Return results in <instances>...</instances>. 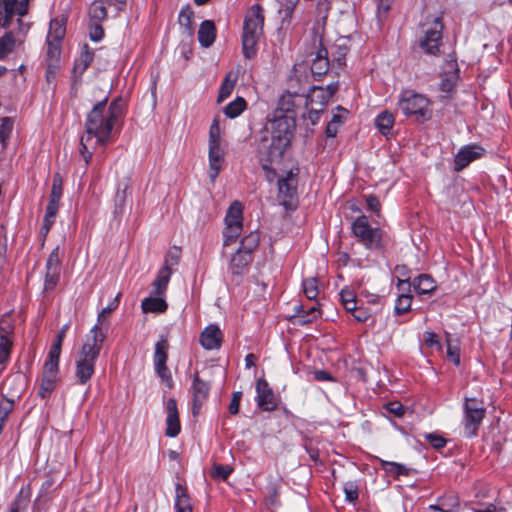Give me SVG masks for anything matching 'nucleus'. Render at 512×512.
<instances>
[{"instance_id":"1","label":"nucleus","mask_w":512,"mask_h":512,"mask_svg":"<svg viewBox=\"0 0 512 512\" xmlns=\"http://www.w3.org/2000/svg\"><path fill=\"white\" fill-rule=\"evenodd\" d=\"M123 116V103L120 98L107 105V98L99 101L87 114L85 132L80 138V153L85 163L92 158L98 146L107 145L118 134V125Z\"/></svg>"},{"instance_id":"2","label":"nucleus","mask_w":512,"mask_h":512,"mask_svg":"<svg viewBox=\"0 0 512 512\" xmlns=\"http://www.w3.org/2000/svg\"><path fill=\"white\" fill-rule=\"evenodd\" d=\"M295 129V118L290 108H277L270 120V136H264L258 144V157L263 169L278 163L289 148Z\"/></svg>"},{"instance_id":"3","label":"nucleus","mask_w":512,"mask_h":512,"mask_svg":"<svg viewBox=\"0 0 512 512\" xmlns=\"http://www.w3.org/2000/svg\"><path fill=\"white\" fill-rule=\"evenodd\" d=\"M104 340L101 335H87L86 342L75 356V378L79 385L87 384L95 373L96 361L100 355Z\"/></svg>"},{"instance_id":"4","label":"nucleus","mask_w":512,"mask_h":512,"mask_svg":"<svg viewBox=\"0 0 512 512\" xmlns=\"http://www.w3.org/2000/svg\"><path fill=\"white\" fill-rule=\"evenodd\" d=\"M397 106L407 118L417 123H424L432 118L431 100L412 89H406L400 93Z\"/></svg>"},{"instance_id":"5","label":"nucleus","mask_w":512,"mask_h":512,"mask_svg":"<svg viewBox=\"0 0 512 512\" xmlns=\"http://www.w3.org/2000/svg\"><path fill=\"white\" fill-rule=\"evenodd\" d=\"M264 25V10L259 4L252 5L244 18L242 49L247 59L256 55L257 43Z\"/></svg>"},{"instance_id":"6","label":"nucleus","mask_w":512,"mask_h":512,"mask_svg":"<svg viewBox=\"0 0 512 512\" xmlns=\"http://www.w3.org/2000/svg\"><path fill=\"white\" fill-rule=\"evenodd\" d=\"M352 233L366 249L382 250L387 245L386 233L379 227H372L366 215L358 216L352 223Z\"/></svg>"},{"instance_id":"7","label":"nucleus","mask_w":512,"mask_h":512,"mask_svg":"<svg viewBox=\"0 0 512 512\" xmlns=\"http://www.w3.org/2000/svg\"><path fill=\"white\" fill-rule=\"evenodd\" d=\"M225 152L222 146L221 128L218 118L212 121L209 129L208 140V158L209 171L208 175L211 182H214L224 163Z\"/></svg>"},{"instance_id":"8","label":"nucleus","mask_w":512,"mask_h":512,"mask_svg":"<svg viewBox=\"0 0 512 512\" xmlns=\"http://www.w3.org/2000/svg\"><path fill=\"white\" fill-rule=\"evenodd\" d=\"M463 411L464 435L467 438H473L477 435L478 429L482 424L486 408L483 401L476 398H466Z\"/></svg>"},{"instance_id":"9","label":"nucleus","mask_w":512,"mask_h":512,"mask_svg":"<svg viewBox=\"0 0 512 512\" xmlns=\"http://www.w3.org/2000/svg\"><path fill=\"white\" fill-rule=\"evenodd\" d=\"M298 168H292L278 179V200L286 210H294L297 207L298 194Z\"/></svg>"},{"instance_id":"10","label":"nucleus","mask_w":512,"mask_h":512,"mask_svg":"<svg viewBox=\"0 0 512 512\" xmlns=\"http://www.w3.org/2000/svg\"><path fill=\"white\" fill-rule=\"evenodd\" d=\"M424 36L420 40V47L425 53L436 56L440 53L443 23L441 16L434 17L431 22L424 24Z\"/></svg>"},{"instance_id":"11","label":"nucleus","mask_w":512,"mask_h":512,"mask_svg":"<svg viewBox=\"0 0 512 512\" xmlns=\"http://www.w3.org/2000/svg\"><path fill=\"white\" fill-rule=\"evenodd\" d=\"M168 348L169 344L167 339L162 337L159 341H157L155 344L153 363L156 374L169 387H172V376L166 365L168 359Z\"/></svg>"},{"instance_id":"12","label":"nucleus","mask_w":512,"mask_h":512,"mask_svg":"<svg viewBox=\"0 0 512 512\" xmlns=\"http://www.w3.org/2000/svg\"><path fill=\"white\" fill-rule=\"evenodd\" d=\"M255 400L261 410L268 412L274 411L279 404V398L263 378H259L256 382Z\"/></svg>"},{"instance_id":"13","label":"nucleus","mask_w":512,"mask_h":512,"mask_svg":"<svg viewBox=\"0 0 512 512\" xmlns=\"http://www.w3.org/2000/svg\"><path fill=\"white\" fill-rule=\"evenodd\" d=\"M485 153V149L478 144H468L459 149L454 158V170L462 171L471 162L481 158Z\"/></svg>"},{"instance_id":"14","label":"nucleus","mask_w":512,"mask_h":512,"mask_svg":"<svg viewBox=\"0 0 512 512\" xmlns=\"http://www.w3.org/2000/svg\"><path fill=\"white\" fill-rule=\"evenodd\" d=\"M120 297L121 293H118L116 297L98 313L97 322L89 331L91 336L101 335L102 340H105L110 325L109 316L112 311L118 308Z\"/></svg>"},{"instance_id":"15","label":"nucleus","mask_w":512,"mask_h":512,"mask_svg":"<svg viewBox=\"0 0 512 512\" xmlns=\"http://www.w3.org/2000/svg\"><path fill=\"white\" fill-rule=\"evenodd\" d=\"M210 392V385L209 383L202 380L198 373L194 374L192 386H191V393H192V413L193 415H197L200 412L202 404L206 401L208 398Z\"/></svg>"},{"instance_id":"16","label":"nucleus","mask_w":512,"mask_h":512,"mask_svg":"<svg viewBox=\"0 0 512 512\" xmlns=\"http://www.w3.org/2000/svg\"><path fill=\"white\" fill-rule=\"evenodd\" d=\"M166 431L168 437H176L181 430L176 400L170 398L166 402Z\"/></svg>"},{"instance_id":"17","label":"nucleus","mask_w":512,"mask_h":512,"mask_svg":"<svg viewBox=\"0 0 512 512\" xmlns=\"http://www.w3.org/2000/svg\"><path fill=\"white\" fill-rule=\"evenodd\" d=\"M222 340V331L216 324L207 326L200 335V343L206 350H214L220 348Z\"/></svg>"},{"instance_id":"18","label":"nucleus","mask_w":512,"mask_h":512,"mask_svg":"<svg viewBox=\"0 0 512 512\" xmlns=\"http://www.w3.org/2000/svg\"><path fill=\"white\" fill-rule=\"evenodd\" d=\"M411 283L409 279L398 280L397 288L402 293L397 297L395 302L394 311L397 315H402L408 312L411 308L412 295L410 294Z\"/></svg>"},{"instance_id":"19","label":"nucleus","mask_w":512,"mask_h":512,"mask_svg":"<svg viewBox=\"0 0 512 512\" xmlns=\"http://www.w3.org/2000/svg\"><path fill=\"white\" fill-rule=\"evenodd\" d=\"M251 261L252 256L237 250L230 259L228 270L233 276L242 277L247 273Z\"/></svg>"},{"instance_id":"20","label":"nucleus","mask_w":512,"mask_h":512,"mask_svg":"<svg viewBox=\"0 0 512 512\" xmlns=\"http://www.w3.org/2000/svg\"><path fill=\"white\" fill-rule=\"evenodd\" d=\"M429 509L439 512H459L460 501L456 494L448 493L438 497L435 504L429 505Z\"/></svg>"},{"instance_id":"21","label":"nucleus","mask_w":512,"mask_h":512,"mask_svg":"<svg viewBox=\"0 0 512 512\" xmlns=\"http://www.w3.org/2000/svg\"><path fill=\"white\" fill-rule=\"evenodd\" d=\"M27 11L28 0H20L19 5H11V9L9 7H3L2 4H0V28L7 27L15 14L22 17Z\"/></svg>"},{"instance_id":"22","label":"nucleus","mask_w":512,"mask_h":512,"mask_svg":"<svg viewBox=\"0 0 512 512\" xmlns=\"http://www.w3.org/2000/svg\"><path fill=\"white\" fill-rule=\"evenodd\" d=\"M330 67V61L328 58V51L325 47L318 48L316 57L313 59L311 64V72L313 76L317 78L325 75Z\"/></svg>"},{"instance_id":"23","label":"nucleus","mask_w":512,"mask_h":512,"mask_svg":"<svg viewBox=\"0 0 512 512\" xmlns=\"http://www.w3.org/2000/svg\"><path fill=\"white\" fill-rule=\"evenodd\" d=\"M173 270L171 267L164 265L157 273L155 280L152 283V294L156 296H163L167 290Z\"/></svg>"},{"instance_id":"24","label":"nucleus","mask_w":512,"mask_h":512,"mask_svg":"<svg viewBox=\"0 0 512 512\" xmlns=\"http://www.w3.org/2000/svg\"><path fill=\"white\" fill-rule=\"evenodd\" d=\"M175 512H193L191 498L188 495L187 488L176 483L175 485Z\"/></svg>"},{"instance_id":"25","label":"nucleus","mask_w":512,"mask_h":512,"mask_svg":"<svg viewBox=\"0 0 512 512\" xmlns=\"http://www.w3.org/2000/svg\"><path fill=\"white\" fill-rule=\"evenodd\" d=\"M216 38V27L213 21L205 20L200 24L198 40L202 47H210Z\"/></svg>"},{"instance_id":"26","label":"nucleus","mask_w":512,"mask_h":512,"mask_svg":"<svg viewBox=\"0 0 512 512\" xmlns=\"http://www.w3.org/2000/svg\"><path fill=\"white\" fill-rule=\"evenodd\" d=\"M411 286L419 295H431L437 287L435 280L428 274H421L414 278Z\"/></svg>"},{"instance_id":"27","label":"nucleus","mask_w":512,"mask_h":512,"mask_svg":"<svg viewBox=\"0 0 512 512\" xmlns=\"http://www.w3.org/2000/svg\"><path fill=\"white\" fill-rule=\"evenodd\" d=\"M329 100L330 97L327 90H324L321 86H313L306 96V107L312 105L324 109Z\"/></svg>"},{"instance_id":"28","label":"nucleus","mask_w":512,"mask_h":512,"mask_svg":"<svg viewBox=\"0 0 512 512\" xmlns=\"http://www.w3.org/2000/svg\"><path fill=\"white\" fill-rule=\"evenodd\" d=\"M194 12L189 5L180 10L178 23L182 29V33L186 37H192L194 34Z\"/></svg>"},{"instance_id":"29","label":"nucleus","mask_w":512,"mask_h":512,"mask_svg":"<svg viewBox=\"0 0 512 512\" xmlns=\"http://www.w3.org/2000/svg\"><path fill=\"white\" fill-rule=\"evenodd\" d=\"M66 33V19L56 17L51 19L46 39L54 41H62Z\"/></svg>"},{"instance_id":"30","label":"nucleus","mask_w":512,"mask_h":512,"mask_svg":"<svg viewBox=\"0 0 512 512\" xmlns=\"http://www.w3.org/2000/svg\"><path fill=\"white\" fill-rule=\"evenodd\" d=\"M112 0H95L89 8V16L94 22H101L108 16V5Z\"/></svg>"},{"instance_id":"31","label":"nucleus","mask_w":512,"mask_h":512,"mask_svg":"<svg viewBox=\"0 0 512 512\" xmlns=\"http://www.w3.org/2000/svg\"><path fill=\"white\" fill-rule=\"evenodd\" d=\"M227 226L238 225L243 227V205L239 201H234L228 208L225 216Z\"/></svg>"},{"instance_id":"32","label":"nucleus","mask_w":512,"mask_h":512,"mask_svg":"<svg viewBox=\"0 0 512 512\" xmlns=\"http://www.w3.org/2000/svg\"><path fill=\"white\" fill-rule=\"evenodd\" d=\"M168 305L162 296L148 297L142 300L141 308L144 313H162L166 311Z\"/></svg>"},{"instance_id":"33","label":"nucleus","mask_w":512,"mask_h":512,"mask_svg":"<svg viewBox=\"0 0 512 512\" xmlns=\"http://www.w3.org/2000/svg\"><path fill=\"white\" fill-rule=\"evenodd\" d=\"M59 210V202L49 200L48 205L46 207V212L43 218V225L41 227V232L44 235H47L55 222L56 215Z\"/></svg>"},{"instance_id":"34","label":"nucleus","mask_w":512,"mask_h":512,"mask_svg":"<svg viewBox=\"0 0 512 512\" xmlns=\"http://www.w3.org/2000/svg\"><path fill=\"white\" fill-rule=\"evenodd\" d=\"M395 123L394 115L385 110L375 118V125L383 135H389Z\"/></svg>"},{"instance_id":"35","label":"nucleus","mask_w":512,"mask_h":512,"mask_svg":"<svg viewBox=\"0 0 512 512\" xmlns=\"http://www.w3.org/2000/svg\"><path fill=\"white\" fill-rule=\"evenodd\" d=\"M237 79H238V77L234 72L230 71L225 75V77L220 85L219 94H218V102L224 101L231 95V93L234 90Z\"/></svg>"},{"instance_id":"36","label":"nucleus","mask_w":512,"mask_h":512,"mask_svg":"<svg viewBox=\"0 0 512 512\" xmlns=\"http://www.w3.org/2000/svg\"><path fill=\"white\" fill-rule=\"evenodd\" d=\"M8 331L0 330V364L4 365L10 358L12 340L8 335Z\"/></svg>"},{"instance_id":"37","label":"nucleus","mask_w":512,"mask_h":512,"mask_svg":"<svg viewBox=\"0 0 512 512\" xmlns=\"http://www.w3.org/2000/svg\"><path fill=\"white\" fill-rule=\"evenodd\" d=\"M30 501L29 488L22 487L11 504L9 512H22Z\"/></svg>"},{"instance_id":"38","label":"nucleus","mask_w":512,"mask_h":512,"mask_svg":"<svg viewBox=\"0 0 512 512\" xmlns=\"http://www.w3.org/2000/svg\"><path fill=\"white\" fill-rule=\"evenodd\" d=\"M16 40L12 32H6L0 37V60L5 59L15 48Z\"/></svg>"},{"instance_id":"39","label":"nucleus","mask_w":512,"mask_h":512,"mask_svg":"<svg viewBox=\"0 0 512 512\" xmlns=\"http://www.w3.org/2000/svg\"><path fill=\"white\" fill-rule=\"evenodd\" d=\"M260 236L258 232H251L241 240L238 250L251 256V253L258 247Z\"/></svg>"},{"instance_id":"40","label":"nucleus","mask_w":512,"mask_h":512,"mask_svg":"<svg viewBox=\"0 0 512 512\" xmlns=\"http://www.w3.org/2000/svg\"><path fill=\"white\" fill-rule=\"evenodd\" d=\"M245 109L246 101L242 97H237L224 108V113L228 118L233 119L238 117Z\"/></svg>"},{"instance_id":"41","label":"nucleus","mask_w":512,"mask_h":512,"mask_svg":"<svg viewBox=\"0 0 512 512\" xmlns=\"http://www.w3.org/2000/svg\"><path fill=\"white\" fill-rule=\"evenodd\" d=\"M265 503L268 509L274 510L280 506L279 501V487L276 484H270L267 487V496Z\"/></svg>"},{"instance_id":"42","label":"nucleus","mask_w":512,"mask_h":512,"mask_svg":"<svg viewBox=\"0 0 512 512\" xmlns=\"http://www.w3.org/2000/svg\"><path fill=\"white\" fill-rule=\"evenodd\" d=\"M242 232V227L238 225H231L225 227L223 231V245L229 246L236 242Z\"/></svg>"},{"instance_id":"43","label":"nucleus","mask_w":512,"mask_h":512,"mask_svg":"<svg viewBox=\"0 0 512 512\" xmlns=\"http://www.w3.org/2000/svg\"><path fill=\"white\" fill-rule=\"evenodd\" d=\"M348 53V48L346 45H336L335 51L333 52V59H332V67H336L338 69H342L346 62V55Z\"/></svg>"},{"instance_id":"44","label":"nucleus","mask_w":512,"mask_h":512,"mask_svg":"<svg viewBox=\"0 0 512 512\" xmlns=\"http://www.w3.org/2000/svg\"><path fill=\"white\" fill-rule=\"evenodd\" d=\"M303 293L309 300H316L319 290L316 278H307L302 282Z\"/></svg>"},{"instance_id":"45","label":"nucleus","mask_w":512,"mask_h":512,"mask_svg":"<svg viewBox=\"0 0 512 512\" xmlns=\"http://www.w3.org/2000/svg\"><path fill=\"white\" fill-rule=\"evenodd\" d=\"M63 195V179L59 173L53 176L49 200L60 202Z\"/></svg>"},{"instance_id":"46","label":"nucleus","mask_w":512,"mask_h":512,"mask_svg":"<svg viewBox=\"0 0 512 512\" xmlns=\"http://www.w3.org/2000/svg\"><path fill=\"white\" fill-rule=\"evenodd\" d=\"M59 362L47 359L44 364L43 376L48 378V382H56L58 378Z\"/></svg>"},{"instance_id":"47","label":"nucleus","mask_w":512,"mask_h":512,"mask_svg":"<svg viewBox=\"0 0 512 512\" xmlns=\"http://www.w3.org/2000/svg\"><path fill=\"white\" fill-rule=\"evenodd\" d=\"M381 466L386 472H389L396 476H406L409 474V469L405 465L397 462L381 461Z\"/></svg>"},{"instance_id":"48","label":"nucleus","mask_w":512,"mask_h":512,"mask_svg":"<svg viewBox=\"0 0 512 512\" xmlns=\"http://www.w3.org/2000/svg\"><path fill=\"white\" fill-rule=\"evenodd\" d=\"M447 357L455 366L460 365V348L457 341L447 339Z\"/></svg>"},{"instance_id":"49","label":"nucleus","mask_w":512,"mask_h":512,"mask_svg":"<svg viewBox=\"0 0 512 512\" xmlns=\"http://www.w3.org/2000/svg\"><path fill=\"white\" fill-rule=\"evenodd\" d=\"M13 130V121L9 117H5L1 121L0 125V142L3 146L6 145Z\"/></svg>"},{"instance_id":"50","label":"nucleus","mask_w":512,"mask_h":512,"mask_svg":"<svg viewBox=\"0 0 512 512\" xmlns=\"http://www.w3.org/2000/svg\"><path fill=\"white\" fill-rule=\"evenodd\" d=\"M233 472V469L229 465L214 464L211 471V476L220 480H227Z\"/></svg>"},{"instance_id":"51","label":"nucleus","mask_w":512,"mask_h":512,"mask_svg":"<svg viewBox=\"0 0 512 512\" xmlns=\"http://www.w3.org/2000/svg\"><path fill=\"white\" fill-rule=\"evenodd\" d=\"M324 33V20H317L312 27L313 43L319 48L324 47L322 43Z\"/></svg>"},{"instance_id":"52","label":"nucleus","mask_w":512,"mask_h":512,"mask_svg":"<svg viewBox=\"0 0 512 512\" xmlns=\"http://www.w3.org/2000/svg\"><path fill=\"white\" fill-rule=\"evenodd\" d=\"M345 499L349 503H356L358 500V485L349 481L344 485Z\"/></svg>"},{"instance_id":"53","label":"nucleus","mask_w":512,"mask_h":512,"mask_svg":"<svg viewBox=\"0 0 512 512\" xmlns=\"http://www.w3.org/2000/svg\"><path fill=\"white\" fill-rule=\"evenodd\" d=\"M60 280L59 270H46L44 287L45 290H53Z\"/></svg>"},{"instance_id":"54","label":"nucleus","mask_w":512,"mask_h":512,"mask_svg":"<svg viewBox=\"0 0 512 512\" xmlns=\"http://www.w3.org/2000/svg\"><path fill=\"white\" fill-rule=\"evenodd\" d=\"M306 316H300L301 319L298 321V325H306L320 317V311L316 305L306 309Z\"/></svg>"},{"instance_id":"55","label":"nucleus","mask_w":512,"mask_h":512,"mask_svg":"<svg viewBox=\"0 0 512 512\" xmlns=\"http://www.w3.org/2000/svg\"><path fill=\"white\" fill-rule=\"evenodd\" d=\"M59 252L60 249L58 246L52 250L46 261V270H59L61 262Z\"/></svg>"},{"instance_id":"56","label":"nucleus","mask_w":512,"mask_h":512,"mask_svg":"<svg viewBox=\"0 0 512 512\" xmlns=\"http://www.w3.org/2000/svg\"><path fill=\"white\" fill-rule=\"evenodd\" d=\"M93 60V54L88 50V46L85 45V50L82 51L80 57L76 62V66L81 68L82 71L86 70Z\"/></svg>"},{"instance_id":"57","label":"nucleus","mask_w":512,"mask_h":512,"mask_svg":"<svg viewBox=\"0 0 512 512\" xmlns=\"http://www.w3.org/2000/svg\"><path fill=\"white\" fill-rule=\"evenodd\" d=\"M48 58L58 59L61 53V42L46 39Z\"/></svg>"},{"instance_id":"58","label":"nucleus","mask_w":512,"mask_h":512,"mask_svg":"<svg viewBox=\"0 0 512 512\" xmlns=\"http://www.w3.org/2000/svg\"><path fill=\"white\" fill-rule=\"evenodd\" d=\"M425 440L435 449H441L446 445V439L436 433L425 434Z\"/></svg>"},{"instance_id":"59","label":"nucleus","mask_w":512,"mask_h":512,"mask_svg":"<svg viewBox=\"0 0 512 512\" xmlns=\"http://www.w3.org/2000/svg\"><path fill=\"white\" fill-rule=\"evenodd\" d=\"M13 409L14 401L7 397L2 398L0 401V417L7 419Z\"/></svg>"},{"instance_id":"60","label":"nucleus","mask_w":512,"mask_h":512,"mask_svg":"<svg viewBox=\"0 0 512 512\" xmlns=\"http://www.w3.org/2000/svg\"><path fill=\"white\" fill-rule=\"evenodd\" d=\"M386 410L396 417H402L405 413V407L398 401H392L386 404Z\"/></svg>"},{"instance_id":"61","label":"nucleus","mask_w":512,"mask_h":512,"mask_svg":"<svg viewBox=\"0 0 512 512\" xmlns=\"http://www.w3.org/2000/svg\"><path fill=\"white\" fill-rule=\"evenodd\" d=\"M366 205L369 210L376 213L377 216L380 215L381 205L377 198V196L373 194H369L365 196Z\"/></svg>"},{"instance_id":"62","label":"nucleus","mask_w":512,"mask_h":512,"mask_svg":"<svg viewBox=\"0 0 512 512\" xmlns=\"http://www.w3.org/2000/svg\"><path fill=\"white\" fill-rule=\"evenodd\" d=\"M241 398H242V392L237 391V392L233 393L232 399H231L229 407H228L229 412L231 414L236 415L239 412Z\"/></svg>"},{"instance_id":"63","label":"nucleus","mask_w":512,"mask_h":512,"mask_svg":"<svg viewBox=\"0 0 512 512\" xmlns=\"http://www.w3.org/2000/svg\"><path fill=\"white\" fill-rule=\"evenodd\" d=\"M104 36V31L99 22H95L90 26V38L92 41H100Z\"/></svg>"},{"instance_id":"64","label":"nucleus","mask_w":512,"mask_h":512,"mask_svg":"<svg viewBox=\"0 0 512 512\" xmlns=\"http://www.w3.org/2000/svg\"><path fill=\"white\" fill-rule=\"evenodd\" d=\"M352 316L357 322L364 323L370 318L371 314L367 308L358 307Z\"/></svg>"}]
</instances>
